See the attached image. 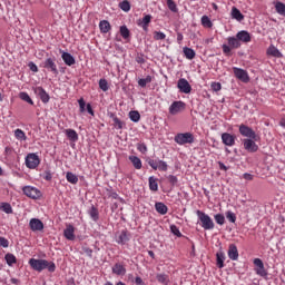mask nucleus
<instances>
[{"label":"nucleus","instance_id":"f704fd0d","mask_svg":"<svg viewBox=\"0 0 285 285\" xmlns=\"http://www.w3.org/2000/svg\"><path fill=\"white\" fill-rule=\"evenodd\" d=\"M66 179L69 184H79V177L75 174H72V171H67L66 173Z\"/></svg>","mask_w":285,"mask_h":285},{"label":"nucleus","instance_id":"4468645a","mask_svg":"<svg viewBox=\"0 0 285 285\" xmlns=\"http://www.w3.org/2000/svg\"><path fill=\"white\" fill-rule=\"evenodd\" d=\"M43 68H46V70H49V72H52V75H59V69H57V63L52 58H47L43 61Z\"/></svg>","mask_w":285,"mask_h":285},{"label":"nucleus","instance_id":"de8ad7c7","mask_svg":"<svg viewBox=\"0 0 285 285\" xmlns=\"http://www.w3.org/2000/svg\"><path fill=\"white\" fill-rule=\"evenodd\" d=\"M99 88H100V90H102V92H108V89L110 88L108 86V80H106L105 78H101L99 80Z\"/></svg>","mask_w":285,"mask_h":285},{"label":"nucleus","instance_id":"49530a36","mask_svg":"<svg viewBox=\"0 0 285 285\" xmlns=\"http://www.w3.org/2000/svg\"><path fill=\"white\" fill-rule=\"evenodd\" d=\"M120 36L122 39H130V30L126 26L120 27Z\"/></svg>","mask_w":285,"mask_h":285},{"label":"nucleus","instance_id":"1a4fd4ad","mask_svg":"<svg viewBox=\"0 0 285 285\" xmlns=\"http://www.w3.org/2000/svg\"><path fill=\"white\" fill-rule=\"evenodd\" d=\"M177 88L179 92H183L184 95H190V92H193V87L190 86V82L186 80V78H180L178 80Z\"/></svg>","mask_w":285,"mask_h":285},{"label":"nucleus","instance_id":"a18cd8bd","mask_svg":"<svg viewBox=\"0 0 285 285\" xmlns=\"http://www.w3.org/2000/svg\"><path fill=\"white\" fill-rule=\"evenodd\" d=\"M14 137H16V139H19L20 141H26V139H28L26 137V132L21 129H16L14 130Z\"/></svg>","mask_w":285,"mask_h":285},{"label":"nucleus","instance_id":"423d86ee","mask_svg":"<svg viewBox=\"0 0 285 285\" xmlns=\"http://www.w3.org/2000/svg\"><path fill=\"white\" fill-rule=\"evenodd\" d=\"M39 164H41V159L39 156L35 153L28 154L26 157V166L27 168H30V170H35V168L39 167Z\"/></svg>","mask_w":285,"mask_h":285},{"label":"nucleus","instance_id":"f8f14e48","mask_svg":"<svg viewBox=\"0 0 285 285\" xmlns=\"http://www.w3.org/2000/svg\"><path fill=\"white\" fill-rule=\"evenodd\" d=\"M243 146L247 153H257V150H259V146L255 144V139L253 138H245L243 140Z\"/></svg>","mask_w":285,"mask_h":285},{"label":"nucleus","instance_id":"c756f323","mask_svg":"<svg viewBox=\"0 0 285 285\" xmlns=\"http://www.w3.org/2000/svg\"><path fill=\"white\" fill-rule=\"evenodd\" d=\"M267 55H269L271 57H276L277 59L282 57V52L279 51V49H277L273 45L268 47Z\"/></svg>","mask_w":285,"mask_h":285},{"label":"nucleus","instance_id":"c9c22d12","mask_svg":"<svg viewBox=\"0 0 285 285\" xmlns=\"http://www.w3.org/2000/svg\"><path fill=\"white\" fill-rule=\"evenodd\" d=\"M19 98H20L22 101H26L27 104H29L30 106H35V101L32 100V98H30V95H28V92L21 91V92L19 94Z\"/></svg>","mask_w":285,"mask_h":285},{"label":"nucleus","instance_id":"393cba45","mask_svg":"<svg viewBox=\"0 0 285 285\" xmlns=\"http://www.w3.org/2000/svg\"><path fill=\"white\" fill-rule=\"evenodd\" d=\"M110 118L114 121V128H116L117 130H122L124 129L125 124L121 119H119V117H117V115L111 114Z\"/></svg>","mask_w":285,"mask_h":285},{"label":"nucleus","instance_id":"4c0bfd02","mask_svg":"<svg viewBox=\"0 0 285 285\" xmlns=\"http://www.w3.org/2000/svg\"><path fill=\"white\" fill-rule=\"evenodd\" d=\"M203 28H213V21L208 16H203L200 19Z\"/></svg>","mask_w":285,"mask_h":285},{"label":"nucleus","instance_id":"4d7b16f0","mask_svg":"<svg viewBox=\"0 0 285 285\" xmlns=\"http://www.w3.org/2000/svg\"><path fill=\"white\" fill-rule=\"evenodd\" d=\"M223 52L224 55H226L227 57H230V52L233 51V48L230 47V45H223Z\"/></svg>","mask_w":285,"mask_h":285},{"label":"nucleus","instance_id":"b1692460","mask_svg":"<svg viewBox=\"0 0 285 285\" xmlns=\"http://www.w3.org/2000/svg\"><path fill=\"white\" fill-rule=\"evenodd\" d=\"M112 273H114V275L124 276V275H126V267L124 265H121L120 263H116L112 266Z\"/></svg>","mask_w":285,"mask_h":285},{"label":"nucleus","instance_id":"7ed1b4c3","mask_svg":"<svg viewBox=\"0 0 285 285\" xmlns=\"http://www.w3.org/2000/svg\"><path fill=\"white\" fill-rule=\"evenodd\" d=\"M174 140L178 146H185V144H195V136L191 132L177 134Z\"/></svg>","mask_w":285,"mask_h":285},{"label":"nucleus","instance_id":"f257e3e1","mask_svg":"<svg viewBox=\"0 0 285 285\" xmlns=\"http://www.w3.org/2000/svg\"><path fill=\"white\" fill-rule=\"evenodd\" d=\"M29 266H31L32 271H37V273H41L42 271H46V268L49 273H55V271H57L55 262L46 259L30 258Z\"/></svg>","mask_w":285,"mask_h":285},{"label":"nucleus","instance_id":"412c9836","mask_svg":"<svg viewBox=\"0 0 285 285\" xmlns=\"http://www.w3.org/2000/svg\"><path fill=\"white\" fill-rule=\"evenodd\" d=\"M63 236L66 239H69V242H75V226L67 225L66 229L63 230Z\"/></svg>","mask_w":285,"mask_h":285},{"label":"nucleus","instance_id":"58836bf2","mask_svg":"<svg viewBox=\"0 0 285 285\" xmlns=\"http://www.w3.org/2000/svg\"><path fill=\"white\" fill-rule=\"evenodd\" d=\"M153 82V76H147L146 78H141L138 80V86H140V88H146V86H148V83Z\"/></svg>","mask_w":285,"mask_h":285},{"label":"nucleus","instance_id":"13d9d810","mask_svg":"<svg viewBox=\"0 0 285 285\" xmlns=\"http://www.w3.org/2000/svg\"><path fill=\"white\" fill-rule=\"evenodd\" d=\"M0 246L2 248H8V246H10V240H8L6 237L0 236Z\"/></svg>","mask_w":285,"mask_h":285},{"label":"nucleus","instance_id":"9d476101","mask_svg":"<svg viewBox=\"0 0 285 285\" xmlns=\"http://www.w3.org/2000/svg\"><path fill=\"white\" fill-rule=\"evenodd\" d=\"M233 72H234L236 79H239V81H243V83H248V81H250V77L248 76V71H246L242 68L234 67Z\"/></svg>","mask_w":285,"mask_h":285},{"label":"nucleus","instance_id":"c85d7f7f","mask_svg":"<svg viewBox=\"0 0 285 285\" xmlns=\"http://www.w3.org/2000/svg\"><path fill=\"white\" fill-rule=\"evenodd\" d=\"M156 279L159 284L168 285L170 284V276L167 274H157Z\"/></svg>","mask_w":285,"mask_h":285},{"label":"nucleus","instance_id":"a211bd4d","mask_svg":"<svg viewBox=\"0 0 285 285\" xmlns=\"http://www.w3.org/2000/svg\"><path fill=\"white\" fill-rule=\"evenodd\" d=\"M29 228H31L33 233H37V230H43V222L39 218H31L29 222Z\"/></svg>","mask_w":285,"mask_h":285},{"label":"nucleus","instance_id":"864d4df0","mask_svg":"<svg viewBox=\"0 0 285 285\" xmlns=\"http://www.w3.org/2000/svg\"><path fill=\"white\" fill-rule=\"evenodd\" d=\"M137 150L141 153V155H146L148 153V147L144 142L137 144Z\"/></svg>","mask_w":285,"mask_h":285},{"label":"nucleus","instance_id":"ddd939ff","mask_svg":"<svg viewBox=\"0 0 285 285\" xmlns=\"http://www.w3.org/2000/svg\"><path fill=\"white\" fill-rule=\"evenodd\" d=\"M33 92L37 95V97H39L42 104H48V101H50V95H48L43 87H35Z\"/></svg>","mask_w":285,"mask_h":285},{"label":"nucleus","instance_id":"f3484780","mask_svg":"<svg viewBox=\"0 0 285 285\" xmlns=\"http://www.w3.org/2000/svg\"><path fill=\"white\" fill-rule=\"evenodd\" d=\"M117 244H120L121 246L128 244L130 242V233L128 230L124 229L120 232V235L116 237Z\"/></svg>","mask_w":285,"mask_h":285},{"label":"nucleus","instance_id":"e2e57ef3","mask_svg":"<svg viewBox=\"0 0 285 285\" xmlns=\"http://www.w3.org/2000/svg\"><path fill=\"white\" fill-rule=\"evenodd\" d=\"M43 179L46 181H52V173H50L49 170L45 171Z\"/></svg>","mask_w":285,"mask_h":285},{"label":"nucleus","instance_id":"774afa93","mask_svg":"<svg viewBox=\"0 0 285 285\" xmlns=\"http://www.w3.org/2000/svg\"><path fill=\"white\" fill-rule=\"evenodd\" d=\"M184 41V35L181 32L177 33V42L181 43Z\"/></svg>","mask_w":285,"mask_h":285},{"label":"nucleus","instance_id":"c03bdc74","mask_svg":"<svg viewBox=\"0 0 285 285\" xmlns=\"http://www.w3.org/2000/svg\"><path fill=\"white\" fill-rule=\"evenodd\" d=\"M129 119L131 121H134L135 124L139 122V119H141V115L139 114V111H130L129 112Z\"/></svg>","mask_w":285,"mask_h":285},{"label":"nucleus","instance_id":"3c124183","mask_svg":"<svg viewBox=\"0 0 285 285\" xmlns=\"http://www.w3.org/2000/svg\"><path fill=\"white\" fill-rule=\"evenodd\" d=\"M155 41H164L166 39V33L161 31H154Z\"/></svg>","mask_w":285,"mask_h":285},{"label":"nucleus","instance_id":"2f4dec72","mask_svg":"<svg viewBox=\"0 0 285 285\" xmlns=\"http://www.w3.org/2000/svg\"><path fill=\"white\" fill-rule=\"evenodd\" d=\"M149 189L153 190V193H157V190H159V183L154 176L149 177Z\"/></svg>","mask_w":285,"mask_h":285},{"label":"nucleus","instance_id":"cd10ccee","mask_svg":"<svg viewBox=\"0 0 285 285\" xmlns=\"http://www.w3.org/2000/svg\"><path fill=\"white\" fill-rule=\"evenodd\" d=\"M150 21H153V16H150V14H146L142 18L140 26H141L142 30H145V32H148V26H150Z\"/></svg>","mask_w":285,"mask_h":285},{"label":"nucleus","instance_id":"603ef678","mask_svg":"<svg viewBox=\"0 0 285 285\" xmlns=\"http://www.w3.org/2000/svg\"><path fill=\"white\" fill-rule=\"evenodd\" d=\"M167 8L171 11V12H177V3H175L174 0H167Z\"/></svg>","mask_w":285,"mask_h":285},{"label":"nucleus","instance_id":"052dcab7","mask_svg":"<svg viewBox=\"0 0 285 285\" xmlns=\"http://www.w3.org/2000/svg\"><path fill=\"white\" fill-rule=\"evenodd\" d=\"M78 104H79L80 112H86V100H83V98H80L78 100Z\"/></svg>","mask_w":285,"mask_h":285},{"label":"nucleus","instance_id":"69168bd1","mask_svg":"<svg viewBox=\"0 0 285 285\" xmlns=\"http://www.w3.org/2000/svg\"><path fill=\"white\" fill-rule=\"evenodd\" d=\"M29 68H30L31 72H39V67H37L35 65V62H30Z\"/></svg>","mask_w":285,"mask_h":285},{"label":"nucleus","instance_id":"2eb2a0df","mask_svg":"<svg viewBox=\"0 0 285 285\" xmlns=\"http://www.w3.org/2000/svg\"><path fill=\"white\" fill-rule=\"evenodd\" d=\"M236 37L239 41V43H250L253 37H250V32L246 30L238 31L236 33Z\"/></svg>","mask_w":285,"mask_h":285},{"label":"nucleus","instance_id":"4be33fe9","mask_svg":"<svg viewBox=\"0 0 285 285\" xmlns=\"http://www.w3.org/2000/svg\"><path fill=\"white\" fill-rule=\"evenodd\" d=\"M227 43L233 50H237L238 48H242V42H239V39L236 37H228Z\"/></svg>","mask_w":285,"mask_h":285},{"label":"nucleus","instance_id":"5701e85b","mask_svg":"<svg viewBox=\"0 0 285 285\" xmlns=\"http://www.w3.org/2000/svg\"><path fill=\"white\" fill-rule=\"evenodd\" d=\"M99 29L102 35H108V31L112 30V26H110L108 20H101L99 22Z\"/></svg>","mask_w":285,"mask_h":285},{"label":"nucleus","instance_id":"f03ea898","mask_svg":"<svg viewBox=\"0 0 285 285\" xmlns=\"http://www.w3.org/2000/svg\"><path fill=\"white\" fill-rule=\"evenodd\" d=\"M196 215H197L198 222H199L202 228H204V230H213V228H215V222H213V218H210L208 216V214H206L202 210H197Z\"/></svg>","mask_w":285,"mask_h":285},{"label":"nucleus","instance_id":"9b49d317","mask_svg":"<svg viewBox=\"0 0 285 285\" xmlns=\"http://www.w3.org/2000/svg\"><path fill=\"white\" fill-rule=\"evenodd\" d=\"M254 265L256 266L255 273L256 275H259V277H266L268 275V272H266V268L264 267V262L262 258H255Z\"/></svg>","mask_w":285,"mask_h":285},{"label":"nucleus","instance_id":"ea45409f","mask_svg":"<svg viewBox=\"0 0 285 285\" xmlns=\"http://www.w3.org/2000/svg\"><path fill=\"white\" fill-rule=\"evenodd\" d=\"M0 210L6 213L7 215H12V205L10 203H2L0 206Z\"/></svg>","mask_w":285,"mask_h":285},{"label":"nucleus","instance_id":"20e7f679","mask_svg":"<svg viewBox=\"0 0 285 285\" xmlns=\"http://www.w3.org/2000/svg\"><path fill=\"white\" fill-rule=\"evenodd\" d=\"M238 132L242 135V137L257 141V132H255V130H253V128L248 127L247 125L240 124L238 127Z\"/></svg>","mask_w":285,"mask_h":285},{"label":"nucleus","instance_id":"dca6fc26","mask_svg":"<svg viewBox=\"0 0 285 285\" xmlns=\"http://www.w3.org/2000/svg\"><path fill=\"white\" fill-rule=\"evenodd\" d=\"M235 135L233 134H228V132H223L222 134V142L225 146H229V148H232V146H235Z\"/></svg>","mask_w":285,"mask_h":285},{"label":"nucleus","instance_id":"a878e982","mask_svg":"<svg viewBox=\"0 0 285 285\" xmlns=\"http://www.w3.org/2000/svg\"><path fill=\"white\" fill-rule=\"evenodd\" d=\"M129 161L132 164L134 168H136V170H141L142 168V163H141V158L137 157V156H129Z\"/></svg>","mask_w":285,"mask_h":285},{"label":"nucleus","instance_id":"a19ab883","mask_svg":"<svg viewBox=\"0 0 285 285\" xmlns=\"http://www.w3.org/2000/svg\"><path fill=\"white\" fill-rule=\"evenodd\" d=\"M275 10L278 14H281L282 17H285V4L284 2H276L275 3Z\"/></svg>","mask_w":285,"mask_h":285},{"label":"nucleus","instance_id":"6e6552de","mask_svg":"<svg viewBox=\"0 0 285 285\" xmlns=\"http://www.w3.org/2000/svg\"><path fill=\"white\" fill-rule=\"evenodd\" d=\"M23 195L29 197L30 199H40L41 197V190L37 189V187L33 186H24L22 188Z\"/></svg>","mask_w":285,"mask_h":285},{"label":"nucleus","instance_id":"0eeeda50","mask_svg":"<svg viewBox=\"0 0 285 285\" xmlns=\"http://www.w3.org/2000/svg\"><path fill=\"white\" fill-rule=\"evenodd\" d=\"M186 110V102L181 100H176L169 106V115L175 117V115H179Z\"/></svg>","mask_w":285,"mask_h":285},{"label":"nucleus","instance_id":"7c9ffc66","mask_svg":"<svg viewBox=\"0 0 285 285\" xmlns=\"http://www.w3.org/2000/svg\"><path fill=\"white\" fill-rule=\"evenodd\" d=\"M224 262H226V254H224V252L217 253L216 254V265L219 268H224Z\"/></svg>","mask_w":285,"mask_h":285},{"label":"nucleus","instance_id":"680f3d73","mask_svg":"<svg viewBox=\"0 0 285 285\" xmlns=\"http://www.w3.org/2000/svg\"><path fill=\"white\" fill-rule=\"evenodd\" d=\"M168 181H169V184H171L173 186H177V181H179V180L177 179V176L169 175V176H168Z\"/></svg>","mask_w":285,"mask_h":285},{"label":"nucleus","instance_id":"0e129e2a","mask_svg":"<svg viewBox=\"0 0 285 285\" xmlns=\"http://www.w3.org/2000/svg\"><path fill=\"white\" fill-rule=\"evenodd\" d=\"M243 179H246V181H253V179H255V176L249 173H245L243 174Z\"/></svg>","mask_w":285,"mask_h":285},{"label":"nucleus","instance_id":"6ab92c4d","mask_svg":"<svg viewBox=\"0 0 285 285\" xmlns=\"http://www.w3.org/2000/svg\"><path fill=\"white\" fill-rule=\"evenodd\" d=\"M227 255L232 262H237L239 259V250L237 249V245L230 244L228 247Z\"/></svg>","mask_w":285,"mask_h":285},{"label":"nucleus","instance_id":"79ce46f5","mask_svg":"<svg viewBox=\"0 0 285 285\" xmlns=\"http://www.w3.org/2000/svg\"><path fill=\"white\" fill-rule=\"evenodd\" d=\"M4 259L8 266H12V264H17V256H14L13 254H10V253L6 254Z\"/></svg>","mask_w":285,"mask_h":285},{"label":"nucleus","instance_id":"bb28decb","mask_svg":"<svg viewBox=\"0 0 285 285\" xmlns=\"http://www.w3.org/2000/svg\"><path fill=\"white\" fill-rule=\"evenodd\" d=\"M65 135H67L70 141H79V134L75 129H66Z\"/></svg>","mask_w":285,"mask_h":285},{"label":"nucleus","instance_id":"473e14b6","mask_svg":"<svg viewBox=\"0 0 285 285\" xmlns=\"http://www.w3.org/2000/svg\"><path fill=\"white\" fill-rule=\"evenodd\" d=\"M155 208L159 215H166L168 213V206H166L164 203H156Z\"/></svg>","mask_w":285,"mask_h":285},{"label":"nucleus","instance_id":"338daca9","mask_svg":"<svg viewBox=\"0 0 285 285\" xmlns=\"http://www.w3.org/2000/svg\"><path fill=\"white\" fill-rule=\"evenodd\" d=\"M87 112H89V115H91L92 117H95V110H92V105L87 104Z\"/></svg>","mask_w":285,"mask_h":285},{"label":"nucleus","instance_id":"bf43d9fd","mask_svg":"<svg viewBox=\"0 0 285 285\" xmlns=\"http://www.w3.org/2000/svg\"><path fill=\"white\" fill-rule=\"evenodd\" d=\"M210 88H212V90H214V92H219V90H222V83L220 82H212Z\"/></svg>","mask_w":285,"mask_h":285},{"label":"nucleus","instance_id":"aec40b11","mask_svg":"<svg viewBox=\"0 0 285 285\" xmlns=\"http://www.w3.org/2000/svg\"><path fill=\"white\" fill-rule=\"evenodd\" d=\"M60 55H61V59L66 63V66H75V63H77V61L75 60V57L72 55H70L69 52H66L60 49Z\"/></svg>","mask_w":285,"mask_h":285},{"label":"nucleus","instance_id":"e433bc0d","mask_svg":"<svg viewBox=\"0 0 285 285\" xmlns=\"http://www.w3.org/2000/svg\"><path fill=\"white\" fill-rule=\"evenodd\" d=\"M184 56L186 57V59H189L191 61V59H194L196 57L195 51L193 50V48H188L185 47L183 49Z\"/></svg>","mask_w":285,"mask_h":285},{"label":"nucleus","instance_id":"09e8293b","mask_svg":"<svg viewBox=\"0 0 285 285\" xmlns=\"http://www.w3.org/2000/svg\"><path fill=\"white\" fill-rule=\"evenodd\" d=\"M214 219L219 226H224V224L226 223V217L223 214H216L214 216Z\"/></svg>","mask_w":285,"mask_h":285},{"label":"nucleus","instance_id":"37998d69","mask_svg":"<svg viewBox=\"0 0 285 285\" xmlns=\"http://www.w3.org/2000/svg\"><path fill=\"white\" fill-rule=\"evenodd\" d=\"M89 215H90V217L94 222L99 220V209H97V207L92 206L90 212H89Z\"/></svg>","mask_w":285,"mask_h":285},{"label":"nucleus","instance_id":"72a5a7b5","mask_svg":"<svg viewBox=\"0 0 285 285\" xmlns=\"http://www.w3.org/2000/svg\"><path fill=\"white\" fill-rule=\"evenodd\" d=\"M232 19H236V21H244V16L242 14V11L237 9V7L232 8Z\"/></svg>","mask_w":285,"mask_h":285},{"label":"nucleus","instance_id":"6e6d98bb","mask_svg":"<svg viewBox=\"0 0 285 285\" xmlns=\"http://www.w3.org/2000/svg\"><path fill=\"white\" fill-rule=\"evenodd\" d=\"M170 230L173 235H176V237H181V232L179 230V227H177V225H170Z\"/></svg>","mask_w":285,"mask_h":285},{"label":"nucleus","instance_id":"8fccbe9b","mask_svg":"<svg viewBox=\"0 0 285 285\" xmlns=\"http://www.w3.org/2000/svg\"><path fill=\"white\" fill-rule=\"evenodd\" d=\"M119 8L124 12H130V1L124 0L122 2L119 3Z\"/></svg>","mask_w":285,"mask_h":285},{"label":"nucleus","instance_id":"5fc2aeb1","mask_svg":"<svg viewBox=\"0 0 285 285\" xmlns=\"http://www.w3.org/2000/svg\"><path fill=\"white\" fill-rule=\"evenodd\" d=\"M226 217L232 224H235V222H237V216L230 210L226 213Z\"/></svg>","mask_w":285,"mask_h":285},{"label":"nucleus","instance_id":"39448f33","mask_svg":"<svg viewBox=\"0 0 285 285\" xmlns=\"http://www.w3.org/2000/svg\"><path fill=\"white\" fill-rule=\"evenodd\" d=\"M147 163L150 166V168H153V170H160L161 173H166L168 170V164L164 160H160L159 158H149Z\"/></svg>","mask_w":285,"mask_h":285}]
</instances>
